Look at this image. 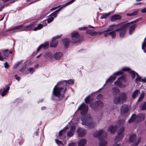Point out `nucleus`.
<instances>
[{
  "mask_svg": "<svg viewBox=\"0 0 146 146\" xmlns=\"http://www.w3.org/2000/svg\"><path fill=\"white\" fill-rule=\"evenodd\" d=\"M76 0H71L69 2H67L64 5L62 6L61 7L58 9L54 11L51 13L49 16L50 17H55L57 15L58 13L62 9L65 7L66 6L70 5L74 2Z\"/></svg>",
  "mask_w": 146,
  "mask_h": 146,
  "instance_id": "6e6552de",
  "label": "nucleus"
},
{
  "mask_svg": "<svg viewBox=\"0 0 146 146\" xmlns=\"http://www.w3.org/2000/svg\"><path fill=\"white\" fill-rule=\"evenodd\" d=\"M27 70L30 71V72H31V73H32L34 71L33 68H29L27 69Z\"/></svg>",
  "mask_w": 146,
  "mask_h": 146,
  "instance_id": "6e6d98bb",
  "label": "nucleus"
},
{
  "mask_svg": "<svg viewBox=\"0 0 146 146\" xmlns=\"http://www.w3.org/2000/svg\"><path fill=\"white\" fill-rule=\"evenodd\" d=\"M3 54L2 55V53L0 52V60L3 61L4 59L6 58L9 56V50L6 49L3 52Z\"/></svg>",
  "mask_w": 146,
  "mask_h": 146,
  "instance_id": "4468645a",
  "label": "nucleus"
},
{
  "mask_svg": "<svg viewBox=\"0 0 146 146\" xmlns=\"http://www.w3.org/2000/svg\"><path fill=\"white\" fill-rule=\"evenodd\" d=\"M123 73V72L122 71H119L114 73L113 74L115 76H119L122 74Z\"/></svg>",
  "mask_w": 146,
  "mask_h": 146,
  "instance_id": "c03bdc74",
  "label": "nucleus"
},
{
  "mask_svg": "<svg viewBox=\"0 0 146 146\" xmlns=\"http://www.w3.org/2000/svg\"><path fill=\"white\" fill-rule=\"evenodd\" d=\"M82 124L87 126L88 128H93L96 125L93 122V119L90 117H82L81 118Z\"/></svg>",
  "mask_w": 146,
  "mask_h": 146,
  "instance_id": "7ed1b4c3",
  "label": "nucleus"
},
{
  "mask_svg": "<svg viewBox=\"0 0 146 146\" xmlns=\"http://www.w3.org/2000/svg\"><path fill=\"white\" fill-rule=\"evenodd\" d=\"M121 18V17L118 15H113L111 16L110 17L111 21L113 22L117 20L120 19Z\"/></svg>",
  "mask_w": 146,
  "mask_h": 146,
  "instance_id": "aec40b11",
  "label": "nucleus"
},
{
  "mask_svg": "<svg viewBox=\"0 0 146 146\" xmlns=\"http://www.w3.org/2000/svg\"><path fill=\"white\" fill-rule=\"evenodd\" d=\"M140 109L141 110H146V102H144L141 104L139 106Z\"/></svg>",
  "mask_w": 146,
  "mask_h": 146,
  "instance_id": "bb28decb",
  "label": "nucleus"
},
{
  "mask_svg": "<svg viewBox=\"0 0 146 146\" xmlns=\"http://www.w3.org/2000/svg\"><path fill=\"white\" fill-rule=\"evenodd\" d=\"M130 70V69L128 68H124L122 69V70L123 71H128Z\"/></svg>",
  "mask_w": 146,
  "mask_h": 146,
  "instance_id": "4d7b16f0",
  "label": "nucleus"
},
{
  "mask_svg": "<svg viewBox=\"0 0 146 146\" xmlns=\"http://www.w3.org/2000/svg\"><path fill=\"white\" fill-rule=\"evenodd\" d=\"M78 110H80L81 114L82 115H84L88 111V106L83 103L78 108Z\"/></svg>",
  "mask_w": 146,
  "mask_h": 146,
  "instance_id": "9b49d317",
  "label": "nucleus"
},
{
  "mask_svg": "<svg viewBox=\"0 0 146 146\" xmlns=\"http://www.w3.org/2000/svg\"><path fill=\"white\" fill-rule=\"evenodd\" d=\"M74 133L73 132L69 131L67 133V135L68 137H72L74 135Z\"/></svg>",
  "mask_w": 146,
  "mask_h": 146,
  "instance_id": "de8ad7c7",
  "label": "nucleus"
},
{
  "mask_svg": "<svg viewBox=\"0 0 146 146\" xmlns=\"http://www.w3.org/2000/svg\"><path fill=\"white\" fill-rule=\"evenodd\" d=\"M116 78V76H111L109 78L108 80L106 81V82H113V81L115 80Z\"/></svg>",
  "mask_w": 146,
  "mask_h": 146,
  "instance_id": "f704fd0d",
  "label": "nucleus"
},
{
  "mask_svg": "<svg viewBox=\"0 0 146 146\" xmlns=\"http://www.w3.org/2000/svg\"><path fill=\"white\" fill-rule=\"evenodd\" d=\"M114 84L115 85L118 86L120 88H121L122 87V83L117 80L115 82Z\"/></svg>",
  "mask_w": 146,
  "mask_h": 146,
  "instance_id": "ea45409f",
  "label": "nucleus"
},
{
  "mask_svg": "<svg viewBox=\"0 0 146 146\" xmlns=\"http://www.w3.org/2000/svg\"><path fill=\"white\" fill-rule=\"evenodd\" d=\"M59 7V6H58L57 7H56L53 8L52 9H51V10L52 11L58 8Z\"/></svg>",
  "mask_w": 146,
  "mask_h": 146,
  "instance_id": "0e129e2a",
  "label": "nucleus"
},
{
  "mask_svg": "<svg viewBox=\"0 0 146 146\" xmlns=\"http://www.w3.org/2000/svg\"><path fill=\"white\" fill-rule=\"evenodd\" d=\"M121 99H120V97H115L114 98L113 101L114 103L115 104H117L119 103L120 101H121Z\"/></svg>",
  "mask_w": 146,
  "mask_h": 146,
  "instance_id": "473e14b6",
  "label": "nucleus"
},
{
  "mask_svg": "<svg viewBox=\"0 0 146 146\" xmlns=\"http://www.w3.org/2000/svg\"><path fill=\"white\" fill-rule=\"evenodd\" d=\"M125 129L124 127H122L118 130V135L115 139V140L116 141H118L123 138L124 136L123 132L125 130Z\"/></svg>",
  "mask_w": 146,
  "mask_h": 146,
  "instance_id": "9d476101",
  "label": "nucleus"
},
{
  "mask_svg": "<svg viewBox=\"0 0 146 146\" xmlns=\"http://www.w3.org/2000/svg\"><path fill=\"white\" fill-rule=\"evenodd\" d=\"M15 79L18 81H19L20 79V77L18 76L17 75H15Z\"/></svg>",
  "mask_w": 146,
  "mask_h": 146,
  "instance_id": "bf43d9fd",
  "label": "nucleus"
},
{
  "mask_svg": "<svg viewBox=\"0 0 146 146\" xmlns=\"http://www.w3.org/2000/svg\"><path fill=\"white\" fill-rule=\"evenodd\" d=\"M86 33L87 34H89L91 35H94L97 34L96 32L93 31L92 30L90 29L87 30Z\"/></svg>",
  "mask_w": 146,
  "mask_h": 146,
  "instance_id": "c85d7f7f",
  "label": "nucleus"
},
{
  "mask_svg": "<svg viewBox=\"0 0 146 146\" xmlns=\"http://www.w3.org/2000/svg\"><path fill=\"white\" fill-rule=\"evenodd\" d=\"M68 146H75L74 143H70Z\"/></svg>",
  "mask_w": 146,
  "mask_h": 146,
  "instance_id": "e2e57ef3",
  "label": "nucleus"
},
{
  "mask_svg": "<svg viewBox=\"0 0 146 146\" xmlns=\"http://www.w3.org/2000/svg\"><path fill=\"white\" fill-rule=\"evenodd\" d=\"M87 28L86 27H83L80 28L79 29L81 30H85Z\"/></svg>",
  "mask_w": 146,
  "mask_h": 146,
  "instance_id": "680f3d73",
  "label": "nucleus"
},
{
  "mask_svg": "<svg viewBox=\"0 0 146 146\" xmlns=\"http://www.w3.org/2000/svg\"><path fill=\"white\" fill-rule=\"evenodd\" d=\"M54 19V17H50L47 19V22L48 23H51Z\"/></svg>",
  "mask_w": 146,
  "mask_h": 146,
  "instance_id": "a18cd8bd",
  "label": "nucleus"
},
{
  "mask_svg": "<svg viewBox=\"0 0 146 146\" xmlns=\"http://www.w3.org/2000/svg\"><path fill=\"white\" fill-rule=\"evenodd\" d=\"M62 55V54L61 52H57L55 53L54 55V57L56 60H58L60 58Z\"/></svg>",
  "mask_w": 146,
  "mask_h": 146,
  "instance_id": "5701e85b",
  "label": "nucleus"
},
{
  "mask_svg": "<svg viewBox=\"0 0 146 146\" xmlns=\"http://www.w3.org/2000/svg\"><path fill=\"white\" fill-rule=\"evenodd\" d=\"M77 132L78 136L81 137L84 136L86 132V129L81 128H79L78 129Z\"/></svg>",
  "mask_w": 146,
  "mask_h": 146,
  "instance_id": "2eb2a0df",
  "label": "nucleus"
},
{
  "mask_svg": "<svg viewBox=\"0 0 146 146\" xmlns=\"http://www.w3.org/2000/svg\"><path fill=\"white\" fill-rule=\"evenodd\" d=\"M34 25V24L33 23H31L28 25L25 26H24L23 25H20L10 29L7 31H9L17 29L19 30L20 31H29L32 29Z\"/></svg>",
  "mask_w": 146,
  "mask_h": 146,
  "instance_id": "20e7f679",
  "label": "nucleus"
},
{
  "mask_svg": "<svg viewBox=\"0 0 146 146\" xmlns=\"http://www.w3.org/2000/svg\"><path fill=\"white\" fill-rule=\"evenodd\" d=\"M141 78L140 76L137 77L135 80V82L137 83V81H142Z\"/></svg>",
  "mask_w": 146,
  "mask_h": 146,
  "instance_id": "3c124183",
  "label": "nucleus"
},
{
  "mask_svg": "<svg viewBox=\"0 0 146 146\" xmlns=\"http://www.w3.org/2000/svg\"><path fill=\"white\" fill-rule=\"evenodd\" d=\"M128 111L129 109L127 105L124 104L121 106L120 111L121 115H125L128 112Z\"/></svg>",
  "mask_w": 146,
  "mask_h": 146,
  "instance_id": "ddd939ff",
  "label": "nucleus"
},
{
  "mask_svg": "<svg viewBox=\"0 0 146 146\" xmlns=\"http://www.w3.org/2000/svg\"><path fill=\"white\" fill-rule=\"evenodd\" d=\"M136 27L135 24L132 25L130 27L129 29V34L131 35L133 32Z\"/></svg>",
  "mask_w": 146,
  "mask_h": 146,
  "instance_id": "cd10ccee",
  "label": "nucleus"
},
{
  "mask_svg": "<svg viewBox=\"0 0 146 146\" xmlns=\"http://www.w3.org/2000/svg\"><path fill=\"white\" fill-rule=\"evenodd\" d=\"M103 98V95L101 94H99L96 97V99L98 100L102 99Z\"/></svg>",
  "mask_w": 146,
  "mask_h": 146,
  "instance_id": "603ef678",
  "label": "nucleus"
},
{
  "mask_svg": "<svg viewBox=\"0 0 146 146\" xmlns=\"http://www.w3.org/2000/svg\"><path fill=\"white\" fill-rule=\"evenodd\" d=\"M48 46L49 43L46 42L44 44L40 45L37 48L36 51L38 52L42 48H43L44 49H46Z\"/></svg>",
  "mask_w": 146,
  "mask_h": 146,
  "instance_id": "412c9836",
  "label": "nucleus"
},
{
  "mask_svg": "<svg viewBox=\"0 0 146 146\" xmlns=\"http://www.w3.org/2000/svg\"><path fill=\"white\" fill-rule=\"evenodd\" d=\"M117 129V127L115 125H111L108 129V130L111 133H113L116 131Z\"/></svg>",
  "mask_w": 146,
  "mask_h": 146,
  "instance_id": "6ab92c4d",
  "label": "nucleus"
},
{
  "mask_svg": "<svg viewBox=\"0 0 146 146\" xmlns=\"http://www.w3.org/2000/svg\"><path fill=\"white\" fill-rule=\"evenodd\" d=\"M21 63V62L19 61L18 62H17L14 65L13 68L14 69H15L17 68L18 66Z\"/></svg>",
  "mask_w": 146,
  "mask_h": 146,
  "instance_id": "09e8293b",
  "label": "nucleus"
},
{
  "mask_svg": "<svg viewBox=\"0 0 146 146\" xmlns=\"http://www.w3.org/2000/svg\"><path fill=\"white\" fill-rule=\"evenodd\" d=\"M106 32H104V31L103 32L105 36L106 37L109 34L108 33H106Z\"/></svg>",
  "mask_w": 146,
  "mask_h": 146,
  "instance_id": "69168bd1",
  "label": "nucleus"
},
{
  "mask_svg": "<svg viewBox=\"0 0 146 146\" xmlns=\"http://www.w3.org/2000/svg\"><path fill=\"white\" fill-rule=\"evenodd\" d=\"M114 11H110V12L107 13H104L100 17L101 19H104L106 18L107 17L110 15L111 14L113 13Z\"/></svg>",
  "mask_w": 146,
  "mask_h": 146,
  "instance_id": "a878e982",
  "label": "nucleus"
},
{
  "mask_svg": "<svg viewBox=\"0 0 146 146\" xmlns=\"http://www.w3.org/2000/svg\"><path fill=\"white\" fill-rule=\"evenodd\" d=\"M26 68L25 67L23 66L20 69V71L22 72H23L25 70Z\"/></svg>",
  "mask_w": 146,
  "mask_h": 146,
  "instance_id": "13d9d810",
  "label": "nucleus"
},
{
  "mask_svg": "<svg viewBox=\"0 0 146 146\" xmlns=\"http://www.w3.org/2000/svg\"><path fill=\"white\" fill-rule=\"evenodd\" d=\"M141 18H139L138 19H137L135 21H132V22H131L130 23H127L125 22L128 25V26H130V25L134 23H136L137 22H138L140 20H141Z\"/></svg>",
  "mask_w": 146,
  "mask_h": 146,
  "instance_id": "58836bf2",
  "label": "nucleus"
},
{
  "mask_svg": "<svg viewBox=\"0 0 146 146\" xmlns=\"http://www.w3.org/2000/svg\"><path fill=\"white\" fill-rule=\"evenodd\" d=\"M45 58L49 59H51L52 57V54L50 52L46 53L44 55Z\"/></svg>",
  "mask_w": 146,
  "mask_h": 146,
  "instance_id": "c756f323",
  "label": "nucleus"
},
{
  "mask_svg": "<svg viewBox=\"0 0 146 146\" xmlns=\"http://www.w3.org/2000/svg\"><path fill=\"white\" fill-rule=\"evenodd\" d=\"M124 75H122L120 77H119V78H118V79H124Z\"/></svg>",
  "mask_w": 146,
  "mask_h": 146,
  "instance_id": "774afa93",
  "label": "nucleus"
},
{
  "mask_svg": "<svg viewBox=\"0 0 146 146\" xmlns=\"http://www.w3.org/2000/svg\"><path fill=\"white\" fill-rule=\"evenodd\" d=\"M145 115L143 113H141L137 115L133 114L128 121V122L131 123L133 122L138 123L144 119Z\"/></svg>",
  "mask_w": 146,
  "mask_h": 146,
  "instance_id": "39448f33",
  "label": "nucleus"
},
{
  "mask_svg": "<svg viewBox=\"0 0 146 146\" xmlns=\"http://www.w3.org/2000/svg\"><path fill=\"white\" fill-rule=\"evenodd\" d=\"M72 38L71 42L73 43H75L82 40L83 38V36L80 35L79 33L76 31L72 32L71 34Z\"/></svg>",
  "mask_w": 146,
  "mask_h": 146,
  "instance_id": "423d86ee",
  "label": "nucleus"
},
{
  "mask_svg": "<svg viewBox=\"0 0 146 146\" xmlns=\"http://www.w3.org/2000/svg\"><path fill=\"white\" fill-rule=\"evenodd\" d=\"M128 25L126 23H124L121 26L120 28L115 30L116 32L119 31V35L120 37H124L125 35L126 29L128 27Z\"/></svg>",
  "mask_w": 146,
  "mask_h": 146,
  "instance_id": "0eeeda50",
  "label": "nucleus"
},
{
  "mask_svg": "<svg viewBox=\"0 0 146 146\" xmlns=\"http://www.w3.org/2000/svg\"><path fill=\"white\" fill-rule=\"evenodd\" d=\"M10 89V87H8L5 89L2 93L1 95L2 96H4L6 95Z\"/></svg>",
  "mask_w": 146,
  "mask_h": 146,
  "instance_id": "72a5a7b5",
  "label": "nucleus"
},
{
  "mask_svg": "<svg viewBox=\"0 0 146 146\" xmlns=\"http://www.w3.org/2000/svg\"><path fill=\"white\" fill-rule=\"evenodd\" d=\"M120 24H118L117 25L112 24L108 27L107 29L104 31V32H110L112 30L114 29H115L119 27Z\"/></svg>",
  "mask_w": 146,
  "mask_h": 146,
  "instance_id": "dca6fc26",
  "label": "nucleus"
},
{
  "mask_svg": "<svg viewBox=\"0 0 146 146\" xmlns=\"http://www.w3.org/2000/svg\"><path fill=\"white\" fill-rule=\"evenodd\" d=\"M74 80H69L67 81L60 82L57 84L54 87L53 92V95L61 99L64 97V94L67 90L66 86L69 84H72L74 83Z\"/></svg>",
  "mask_w": 146,
  "mask_h": 146,
  "instance_id": "f257e3e1",
  "label": "nucleus"
},
{
  "mask_svg": "<svg viewBox=\"0 0 146 146\" xmlns=\"http://www.w3.org/2000/svg\"><path fill=\"white\" fill-rule=\"evenodd\" d=\"M5 67L6 68H9V65L7 62L4 63Z\"/></svg>",
  "mask_w": 146,
  "mask_h": 146,
  "instance_id": "5fc2aeb1",
  "label": "nucleus"
},
{
  "mask_svg": "<svg viewBox=\"0 0 146 146\" xmlns=\"http://www.w3.org/2000/svg\"><path fill=\"white\" fill-rule=\"evenodd\" d=\"M62 35H57L52 38V41L50 43V46L51 47H56L58 44V41H54L56 39L61 37Z\"/></svg>",
  "mask_w": 146,
  "mask_h": 146,
  "instance_id": "f8f14e48",
  "label": "nucleus"
},
{
  "mask_svg": "<svg viewBox=\"0 0 146 146\" xmlns=\"http://www.w3.org/2000/svg\"><path fill=\"white\" fill-rule=\"evenodd\" d=\"M103 134H104V135L102 138H100L99 146H106L107 145V143L105 140V139L107 138V133L106 132H104V130L101 129L97 131L93 134L94 137L97 138L99 137Z\"/></svg>",
  "mask_w": 146,
  "mask_h": 146,
  "instance_id": "f03ea898",
  "label": "nucleus"
},
{
  "mask_svg": "<svg viewBox=\"0 0 146 146\" xmlns=\"http://www.w3.org/2000/svg\"><path fill=\"white\" fill-rule=\"evenodd\" d=\"M141 12L142 13H146V8L142 9L141 10Z\"/></svg>",
  "mask_w": 146,
  "mask_h": 146,
  "instance_id": "052dcab7",
  "label": "nucleus"
},
{
  "mask_svg": "<svg viewBox=\"0 0 146 146\" xmlns=\"http://www.w3.org/2000/svg\"><path fill=\"white\" fill-rule=\"evenodd\" d=\"M136 139V136L135 135H132L129 137V141L131 143L134 142Z\"/></svg>",
  "mask_w": 146,
  "mask_h": 146,
  "instance_id": "2f4dec72",
  "label": "nucleus"
},
{
  "mask_svg": "<svg viewBox=\"0 0 146 146\" xmlns=\"http://www.w3.org/2000/svg\"><path fill=\"white\" fill-rule=\"evenodd\" d=\"M104 106L102 102L100 101H96L94 103L91 104L90 105L91 108H92L94 110L97 109L102 108Z\"/></svg>",
  "mask_w": 146,
  "mask_h": 146,
  "instance_id": "1a4fd4ad",
  "label": "nucleus"
},
{
  "mask_svg": "<svg viewBox=\"0 0 146 146\" xmlns=\"http://www.w3.org/2000/svg\"><path fill=\"white\" fill-rule=\"evenodd\" d=\"M68 128V127L66 126L62 129L60 130L59 132L58 135L59 136H62L66 132V130Z\"/></svg>",
  "mask_w": 146,
  "mask_h": 146,
  "instance_id": "393cba45",
  "label": "nucleus"
},
{
  "mask_svg": "<svg viewBox=\"0 0 146 146\" xmlns=\"http://www.w3.org/2000/svg\"><path fill=\"white\" fill-rule=\"evenodd\" d=\"M86 140L84 139H82L80 140L78 142V146H84L86 143Z\"/></svg>",
  "mask_w": 146,
  "mask_h": 146,
  "instance_id": "b1692460",
  "label": "nucleus"
},
{
  "mask_svg": "<svg viewBox=\"0 0 146 146\" xmlns=\"http://www.w3.org/2000/svg\"><path fill=\"white\" fill-rule=\"evenodd\" d=\"M145 94L143 92H142L140 96H139L137 102H139L141 101L144 97Z\"/></svg>",
  "mask_w": 146,
  "mask_h": 146,
  "instance_id": "c9c22d12",
  "label": "nucleus"
},
{
  "mask_svg": "<svg viewBox=\"0 0 146 146\" xmlns=\"http://www.w3.org/2000/svg\"><path fill=\"white\" fill-rule=\"evenodd\" d=\"M112 92L113 96L117 95L119 92V90L117 88L114 87L112 88Z\"/></svg>",
  "mask_w": 146,
  "mask_h": 146,
  "instance_id": "4be33fe9",
  "label": "nucleus"
},
{
  "mask_svg": "<svg viewBox=\"0 0 146 146\" xmlns=\"http://www.w3.org/2000/svg\"><path fill=\"white\" fill-rule=\"evenodd\" d=\"M90 96L89 95L88 96L84 99L85 102L86 104H88L90 103Z\"/></svg>",
  "mask_w": 146,
  "mask_h": 146,
  "instance_id": "4c0bfd02",
  "label": "nucleus"
},
{
  "mask_svg": "<svg viewBox=\"0 0 146 146\" xmlns=\"http://www.w3.org/2000/svg\"><path fill=\"white\" fill-rule=\"evenodd\" d=\"M116 32L115 30L114 31H111L108 33L109 35H111L112 38H114L116 36V34L115 33Z\"/></svg>",
  "mask_w": 146,
  "mask_h": 146,
  "instance_id": "e433bc0d",
  "label": "nucleus"
},
{
  "mask_svg": "<svg viewBox=\"0 0 146 146\" xmlns=\"http://www.w3.org/2000/svg\"><path fill=\"white\" fill-rule=\"evenodd\" d=\"M141 140V138H138L137 139V142H135V143L133 144L134 146H136L137 145L140 141Z\"/></svg>",
  "mask_w": 146,
  "mask_h": 146,
  "instance_id": "49530a36",
  "label": "nucleus"
},
{
  "mask_svg": "<svg viewBox=\"0 0 146 146\" xmlns=\"http://www.w3.org/2000/svg\"><path fill=\"white\" fill-rule=\"evenodd\" d=\"M121 99V101L122 102H125L126 101L127 98V96L126 93L125 92H122L120 95L119 96Z\"/></svg>",
  "mask_w": 146,
  "mask_h": 146,
  "instance_id": "f3484780",
  "label": "nucleus"
},
{
  "mask_svg": "<svg viewBox=\"0 0 146 146\" xmlns=\"http://www.w3.org/2000/svg\"><path fill=\"white\" fill-rule=\"evenodd\" d=\"M140 92V90H137L134 91L132 95V97L133 99H135L138 94V93Z\"/></svg>",
  "mask_w": 146,
  "mask_h": 146,
  "instance_id": "7c9ffc66",
  "label": "nucleus"
},
{
  "mask_svg": "<svg viewBox=\"0 0 146 146\" xmlns=\"http://www.w3.org/2000/svg\"><path fill=\"white\" fill-rule=\"evenodd\" d=\"M43 27V25L41 24H39L36 27H35L33 29L34 31L39 30L42 29Z\"/></svg>",
  "mask_w": 146,
  "mask_h": 146,
  "instance_id": "a19ab883",
  "label": "nucleus"
},
{
  "mask_svg": "<svg viewBox=\"0 0 146 146\" xmlns=\"http://www.w3.org/2000/svg\"><path fill=\"white\" fill-rule=\"evenodd\" d=\"M136 72L134 71H131L130 72L131 76L133 79L135 77Z\"/></svg>",
  "mask_w": 146,
  "mask_h": 146,
  "instance_id": "37998d69",
  "label": "nucleus"
},
{
  "mask_svg": "<svg viewBox=\"0 0 146 146\" xmlns=\"http://www.w3.org/2000/svg\"><path fill=\"white\" fill-rule=\"evenodd\" d=\"M62 41L64 45V47L67 48L70 43L69 39L67 38H64L62 39Z\"/></svg>",
  "mask_w": 146,
  "mask_h": 146,
  "instance_id": "a211bd4d",
  "label": "nucleus"
},
{
  "mask_svg": "<svg viewBox=\"0 0 146 146\" xmlns=\"http://www.w3.org/2000/svg\"><path fill=\"white\" fill-rule=\"evenodd\" d=\"M55 141L57 144L59 146H60L61 144H62V142L59 140L55 139Z\"/></svg>",
  "mask_w": 146,
  "mask_h": 146,
  "instance_id": "8fccbe9b",
  "label": "nucleus"
},
{
  "mask_svg": "<svg viewBox=\"0 0 146 146\" xmlns=\"http://www.w3.org/2000/svg\"><path fill=\"white\" fill-rule=\"evenodd\" d=\"M75 129V127L74 126H72L71 127L70 131L73 132V133H74Z\"/></svg>",
  "mask_w": 146,
  "mask_h": 146,
  "instance_id": "864d4df0",
  "label": "nucleus"
},
{
  "mask_svg": "<svg viewBox=\"0 0 146 146\" xmlns=\"http://www.w3.org/2000/svg\"><path fill=\"white\" fill-rule=\"evenodd\" d=\"M142 82H146V78H145L142 80Z\"/></svg>",
  "mask_w": 146,
  "mask_h": 146,
  "instance_id": "338daca9",
  "label": "nucleus"
},
{
  "mask_svg": "<svg viewBox=\"0 0 146 146\" xmlns=\"http://www.w3.org/2000/svg\"><path fill=\"white\" fill-rule=\"evenodd\" d=\"M138 13V11H136L131 13H127V15L128 16H133V15H135L137 14Z\"/></svg>",
  "mask_w": 146,
  "mask_h": 146,
  "instance_id": "79ce46f5",
  "label": "nucleus"
}]
</instances>
